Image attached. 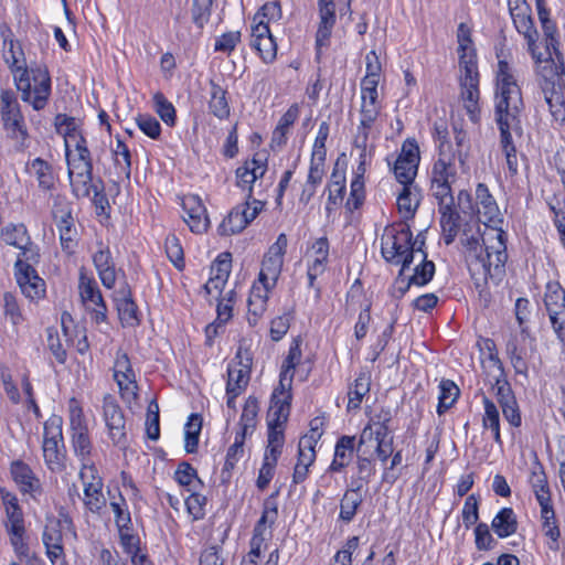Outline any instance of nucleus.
<instances>
[{
	"instance_id": "nucleus-1",
	"label": "nucleus",
	"mask_w": 565,
	"mask_h": 565,
	"mask_svg": "<svg viewBox=\"0 0 565 565\" xmlns=\"http://www.w3.org/2000/svg\"><path fill=\"white\" fill-rule=\"evenodd\" d=\"M523 108L521 88L513 70L505 60H499L494 98V118L500 130L503 152L514 151L512 130L520 128L519 115Z\"/></svg>"
},
{
	"instance_id": "nucleus-2",
	"label": "nucleus",
	"mask_w": 565,
	"mask_h": 565,
	"mask_svg": "<svg viewBox=\"0 0 565 565\" xmlns=\"http://www.w3.org/2000/svg\"><path fill=\"white\" fill-rule=\"evenodd\" d=\"M537 76L544 102L551 116L557 122L565 121V98L561 85L564 75V61H556L550 53L545 60L537 58Z\"/></svg>"
},
{
	"instance_id": "nucleus-3",
	"label": "nucleus",
	"mask_w": 565,
	"mask_h": 565,
	"mask_svg": "<svg viewBox=\"0 0 565 565\" xmlns=\"http://www.w3.org/2000/svg\"><path fill=\"white\" fill-rule=\"evenodd\" d=\"M13 81L24 103L30 104L36 111L46 107L52 88L51 76L45 66L19 68Z\"/></svg>"
},
{
	"instance_id": "nucleus-4",
	"label": "nucleus",
	"mask_w": 565,
	"mask_h": 565,
	"mask_svg": "<svg viewBox=\"0 0 565 565\" xmlns=\"http://www.w3.org/2000/svg\"><path fill=\"white\" fill-rule=\"evenodd\" d=\"M0 120L7 138L19 151L28 147L29 131L17 95L11 89L0 90Z\"/></svg>"
},
{
	"instance_id": "nucleus-5",
	"label": "nucleus",
	"mask_w": 565,
	"mask_h": 565,
	"mask_svg": "<svg viewBox=\"0 0 565 565\" xmlns=\"http://www.w3.org/2000/svg\"><path fill=\"white\" fill-rule=\"evenodd\" d=\"M416 243L413 242V234L407 225L399 231L386 230L381 238V253L386 262L401 264L403 269H408L417 256Z\"/></svg>"
},
{
	"instance_id": "nucleus-6",
	"label": "nucleus",
	"mask_w": 565,
	"mask_h": 565,
	"mask_svg": "<svg viewBox=\"0 0 565 565\" xmlns=\"http://www.w3.org/2000/svg\"><path fill=\"white\" fill-rule=\"evenodd\" d=\"M63 419L52 415L43 428L42 451L46 467L52 472H62L65 469L66 450L63 438Z\"/></svg>"
},
{
	"instance_id": "nucleus-7",
	"label": "nucleus",
	"mask_w": 565,
	"mask_h": 565,
	"mask_svg": "<svg viewBox=\"0 0 565 565\" xmlns=\"http://www.w3.org/2000/svg\"><path fill=\"white\" fill-rule=\"evenodd\" d=\"M68 412L72 430L71 441L74 454L82 462L89 461L93 444L89 438L83 408L74 397L68 402Z\"/></svg>"
},
{
	"instance_id": "nucleus-8",
	"label": "nucleus",
	"mask_w": 565,
	"mask_h": 565,
	"mask_svg": "<svg viewBox=\"0 0 565 565\" xmlns=\"http://www.w3.org/2000/svg\"><path fill=\"white\" fill-rule=\"evenodd\" d=\"M462 64V75L460 76V98L469 119L477 124L480 119L479 73L475 62H460V65Z\"/></svg>"
},
{
	"instance_id": "nucleus-9",
	"label": "nucleus",
	"mask_w": 565,
	"mask_h": 565,
	"mask_svg": "<svg viewBox=\"0 0 565 565\" xmlns=\"http://www.w3.org/2000/svg\"><path fill=\"white\" fill-rule=\"evenodd\" d=\"M505 236L501 228L487 225V231L481 235L483 252L479 260L484 273H490L492 267L498 269L504 266L508 259Z\"/></svg>"
},
{
	"instance_id": "nucleus-10",
	"label": "nucleus",
	"mask_w": 565,
	"mask_h": 565,
	"mask_svg": "<svg viewBox=\"0 0 565 565\" xmlns=\"http://www.w3.org/2000/svg\"><path fill=\"white\" fill-rule=\"evenodd\" d=\"M288 239L286 234L278 235L276 242L270 245L262 262V269L258 281L273 289L278 280L284 264V255L287 249Z\"/></svg>"
},
{
	"instance_id": "nucleus-11",
	"label": "nucleus",
	"mask_w": 565,
	"mask_h": 565,
	"mask_svg": "<svg viewBox=\"0 0 565 565\" xmlns=\"http://www.w3.org/2000/svg\"><path fill=\"white\" fill-rule=\"evenodd\" d=\"M263 207L264 203L259 200H253L252 205L248 202L236 205L221 223L218 227L221 235H233L242 232L256 218Z\"/></svg>"
},
{
	"instance_id": "nucleus-12",
	"label": "nucleus",
	"mask_w": 565,
	"mask_h": 565,
	"mask_svg": "<svg viewBox=\"0 0 565 565\" xmlns=\"http://www.w3.org/2000/svg\"><path fill=\"white\" fill-rule=\"evenodd\" d=\"M372 427L365 426L356 445V478L352 481V487H356L361 483L362 489L364 483H369L372 476L375 473V463L371 458V451L364 447L365 444L372 441Z\"/></svg>"
},
{
	"instance_id": "nucleus-13",
	"label": "nucleus",
	"mask_w": 565,
	"mask_h": 565,
	"mask_svg": "<svg viewBox=\"0 0 565 565\" xmlns=\"http://www.w3.org/2000/svg\"><path fill=\"white\" fill-rule=\"evenodd\" d=\"M252 355H235L227 367L226 394L239 395L250 379Z\"/></svg>"
},
{
	"instance_id": "nucleus-14",
	"label": "nucleus",
	"mask_w": 565,
	"mask_h": 565,
	"mask_svg": "<svg viewBox=\"0 0 565 565\" xmlns=\"http://www.w3.org/2000/svg\"><path fill=\"white\" fill-rule=\"evenodd\" d=\"M14 275L22 294L26 298L34 300L44 296L45 282L32 266L22 260L15 262Z\"/></svg>"
},
{
	"instance_id": "nucleus-15",
	"label": "nucleus",
	"mask_w": 565,
	"mask_h": 565,
	"mask_svg": "<svg viewBox=\"0 0 565 565\" xmlns=\"http://www.w3.org/2000/svg\"><path fill=\"white\" fill-rule=\"evenodd\" d=\"M103 411L109 437L115 444H120L126 438V420L121 407L113 396L107 395L104 397Z\"/></svg>"
},
{
	"instance_id": "nucleus-16",
	"label": "nucleus",
	"mask_w": 565,
	"mask_h": 565,
	"mask_svg": "<svg viewBox=\"0 0 565 565\" xmlns=\"http://www.w3.org/2000/svg\"><path fill=\"white\" fill-rule=\"evenodd\" d=\"M114 379L119 386L122 397L128 399L137 397L138 385L136 374L128 355L117 356L114 364Z\"/></svg>"
},
{
	"instance_id": "nucleus-17",
	"label": "nucleus",
	"mask_w": 565,
	"mask_h": 565,
	"mask_svg": "<svg viewBox=\"0 0 565 565\" xmlns=\"http://www.w3.org/2000/svg\"><path fill=\"white\" fill-rule=\"evenodd\" d=\"M437 204L440 214L444 242L446 245H450L454 243L460 228V213L457 210L454 196L438 201Z\"/></svg>"
},
{
	"instance_id": "nucleus-18",
	"label": "nucleus",
	"mask_w": 565,
	"mask_h": 565,
	"mask_svg": "<svg viewBox=\"0 0 565 565\" xmlns=\"http://www.w3.org/2000/svg\"><path fill=\"white\" fill-rule=\"evenodd\" d=\"M79 295L83 303L94 313V320L99 323L106 320L107 307L96 281L81 278Z\"/></svg>"
},
{
	"instance_id": "nucleus-19",
	"label": "nucleus",
	"mask_w": 565,
	"mask_h": 565,
	"mask_svg": "<svg viewBox=\"0 0 565 565\" xmlns=\"http://www.w3.org/2000/svg\"><path fill=\"white\" fill-rule=\"evenodd\" d=\"M183 220L193 233H203L209 227L206 209L198 195H186L182 201Z\"/></svg>"
},
{
	"instance_id": "nucleus-20",
	"label": "nucleus",
	"mask_w": 565,
	"mask_h": 565,
	"mask_svg": "<svg viewBox=\"0 0 565 565\" xmlns=\"http://www.w3.org/2000/svg\"><path fill=\"white\" fill-rule=\"evenodd\" d=\"M252 46L265 63H271L277 55V44L269 26L263 20L252 28Z\"/></svg>"
},
{
	"instance_id": "nucleus-21",
	"label": "nucleus",
	"mask_w": 565,
	"mask_h": 565,
	"mask_svg": "<svg viewBox=\"0 0 565 565\" xmlns=\"http://www.w3.org/2000/svg\"><path fill=\"white\" fill-rule=\"evenodd\" d=\"M114 301L118 311V317L122 326L134 327L138 323L137 305L132 300V295L128 284H122L114 294Z\"/></svg>"
},
{
	"instance_id": "nucleus-22",
	"label": "nucleus",
	"mask_w": 565,
	"mask_h": 565,
	"mask_svg": "<svg viewBox=\"0 0 565 565\" xmlns=\"http://www.w3.org/2000/svg\"><path fill=\"white\" fill-rule=\"evenodd\" d=\"M302 355H287L281 365L279 375V384L274 390L271 398L275 399H292L291 385L295 372L301 363Z\"/></svg>"
},
{
	"instance_id": "nucleus-23",
	"label": "nucleus",
	"mask_w": 565,
	"mask_h": 565,
	"mask_svg": "<svg viewBox=\"0 0 565 565\" xmlns=\"http://www.w3.org/2000/svg\"><path fill=\"white\" fill-rule=\"evenodd\" d=\"M11 476L20 490L24 493H34L40 490V480L25 462L15 460L11 463Z\"/></svg>"
},
{
	"instance_id": "nucleus-24",
	"label": "nucleus",
	"mask_w": 565,
	"mask_h": 565,
	"mask_svg": "<svg viewBox=\"0 0 565 565\" xmlns=\"http://www.w3.org/2000/svg\"><path fill=\"white\" fill-rule=\"evenodd\" d=\"M476 199L478 207V213L484 217V224L487 223H498L502 220L500 218V211L498 204L493 196L490 194L489 189L483 183H478L476 188Z\"/></svg>"
},
{
	"instance_id": "nucleus-25",
	"label": "nucleus",
	"mask_w": 565,
	"mask_h": 565,
	"mask_svg": "<svg viewBox=\"0 0 565 565\" xmlns=\"http://www.w3.org/2000/svg\"><path fill=\"white\" fill-rule=\"evenodd\" d=\"M47 348L52 353H66L67 351H76L77 353H85L88 350V342L85 334L77 335L75 342L74 339L65 337V344L62 343L57 331L47 329Z\"/></svg>"
},
{
	"instance_id": "nucleus-26",
	"label": "nucleus",
	"mask_w": 565,
	"mask_h": 565,
	"mask_svg": "<svg viewBox=\"0 0 565 565\" xmlns=\"http://www.w3.org/2000/svg\"><path fill=\"white\" fill-rule=\"evenodd\" d=\"M422 200V190L416 184L403 185L402 192L397 196L398 212L405 220L414 217Z\"/></svg>"
},
{
	"instance_id": "nucleus-27",
	"label": "nucleus",
	"mask_w": 565,
	"mask_h": 565,
	"mask_svg": "<svg viewBox=\"0 0 565 565\" xmlns=\"http://www.w3.org/2000/svg\"><path fill=\"white\" fill-rule=\"evenodd\" d=\"M93 262L102 284L108 289L113 288L116 281V271L109 248L98 249L93 256Z\"/></svg>"
},
{
	"instance_id": "nucleus-28",
	"label": "nucleus",
	"mask_w": 565,
	"mask_h": 565,
	"mask_svg": "<svg viewBox=\"0 0 565 565\" xmlns=\"http://www.w3.org/2000/svg\"><path fill=\"white\" fill-rule=\"evenodd\" d=\"M529 483L539 505L552 502V494L547 477L543 466L540 462H535L533 465L529 477Z\"/></svg>"
},
{
	"instance_id": "nucleus-29",
	"label": "nucleus",
	"mask_w": 565,
	"mask_h": 565,
	"mask_svg": "<svg viewBox=\"0 0 565 565\" xmlns=\"http://www.w3.org/2000/svg\"><path fill=\"white\" fill-rule=\"evenodd\" d=\"M354 450L356 451L354 436L340 437L335 444L334 457L329 467V470L339 472L343 468L348 467L352 460Z\"/></svg>"
},
{
	"instance_id": "nucleus-30",
	"label": "nucleus",
	"mask_w": 565,
	"mask_h": 565,
	"mask_svg": "<svg viewBox=\"0 0 565 565\" xmlns=\"http://www.w3.org/2000/svg\"><path fill=\"white\" fill-rule=\"evenodd\" d=\"M541 520L542 531L546 537L550 539L548 547L552 551L558 550V539L561 535L559 527L556 521L553 503L541 504Z\"/></svg>"
},
{
	"instance_id": "nucleus-31",
	"label": "nucleus",
	"mask_w": 565,
	"mask_h": 565,
	"mask_svg": "<svg viewBox=\"0 0 565 565\" xmlns=\"http://www.w3.org/2000/svg\"><path fill=\"white\" fill-rule=\"evenodd\" d=\"M530 7L526 10L519 9L518 11H510L513 23L519 33L523 34L527 41L529 47L533 51V46L539 38L537 30L534 26L533 19L530 14Z\"/></svg>"
},
{
	"instance_id": "nucleus-32",
	"label": "nucleus",
	"mask_w": 565,
	"mask_h": 565,
	"mask_svg": "<svg viewBox=\"0 0 565 565\" xmlns=\"http://www.w3.org/2000/svg\"><path fill=\"white\" fill-rule=\"evenodd\" d=\"M42 540L46 547V554L51 561L63 555V537L58 523L54 521L47 523L44 527Z\"/></svg>"
},
{
	"instance_id": "nucleus-33",
	"label": "nucleus",
	"mask_w": 565,
	"mask_h": 565,
	"mask_svg": "<svg viewBox=\"0 0 565 565\" xmlns=\"http://www.w3.org/2000/svg\"><path fill=\"white\" fill-rule=\"evenodd\" d=\"M491 526L494 533L501 539L514 534L518 530V520L513 509H501L493 518Z\"/></svg>"
},
{
	"instance_id": "nucleus-34",
	"label": "nucleus",
	"mask_w": 565,
	"mask_h": 565,
	"mask_svg": "<svg viewBox=\"0 0 565 565\" xmlns=\"http://www.w3.org/2000/svg\"><path fill=\"white\" fill-rule=\"evenodd\" d=\"M371 373L370 371H361L355 379L353 386L348 392V409H358L361 406L363 397L370 392Z\"/></svg>"
},
{
	"instance_id": "nucleus-35",
	"label": "nucleus",
	"mask_w": 565,
	"mask_h": 565,
	"mask_svg": "<svg viewBox=\"0 0 565 565\" xmlns=\"http://www.w3.org/2000/svg\"><path fill=\"white\" fill-rule=\"evenodd\" d=\"M489 361L498 367L500 372L499 376L495 379V383L493 385V390H495V396L500 406L515 402V396L511 390L510 384L503 376V365L499 359V355H489Z\"/></svg>"
},
{
	"instance_id": "nucleus-36",
	"label": "nucleus",
	"mask_w": 565,
	"mask_h": 565,
	"mask_svg": "<svg viewBox=\"0 0 565 565\" xmlns=\"http://www.w3.org/2000/svg\"><path fill=\"white\" fill-rule=\"evenodd\" d=\"M51 212L58 232L75 227L71 204L65 198L56 196Z\"/></svg>"
},
{
	"instance_id": "nucleus-37",
	"label": "nucleus",
	"mask_w": 565,
	"mask_h": 565,
	"mask_svg": "<svg viewBox=\"0 0 565 565\" xmlns=\"http://www.w3.org/2000/svg\"><path fill=\"white\" fill-rule=\"evenodd\" d=\"M484 414L482 417V427L491 430L494 441L502 446L500 435V413L497 405L487 396L483 397Z\"/></svg>"
},
{
	"instance_id": "nucleus-38",
	"label": "nucleus",
	"mask_w": 565,
	"mask_h": 565,
	"mask_svg": "<svg viewBox=\"0 0 565 565\" xmlns=\"http://www.w3.org/2000/svg\"><path fill=\"white\" fill-rule=\"evenodd\" d=\"M456 179V169L451 154L439 156L431 169V182L451 184Z\"/></svg>"
},
{
	"instance_id": "nucleus-39",
	"label": "nucleus",
	"mask_w": 565,
	"mask_h": 565,
	"mask_svg": "<svg viewBox=\"0 0 565 565\" xmlns=\"http://www.w3.org/2000/svg\"><path fill=\"white\" fill-rule=\"evenodd\" d=\"M278 515L277 503L274 500L267 499L264 503V509L260 519L254 526L253 536H270V533L267 532V527H270Z\"/></svg>"
},
{
	"instance_id": "nucleus-40",
	"label": "nucleus",
	"mask_w": 565,
	"mask_h": 565,
	"mask_svg": "<svg viewBox=\"0 0 565 565\" xmlns=\"http://www.w3.org/2000/svg\"><path fill=\"white\" fill-rule=\"evenodd\" d=\"M420 255V263L414 268V274L409 276L411 282L415 286L422 287L427 285L434 277L435 264L427 259V254L422 249L417 248V255Z\"/></svg>"
},
{
	"instance_id": "nucleus-41",
	"label": "nucleus",
	"mask_w": 565,
	"mask_h": 565,
	"mask_svg": "<svg viewBox=\"0 0 565 565\" xmlns=\"http://www.w3.org/2000/svg\"><path fill=\"white\" fill-rule=\"evenodd\" d=\"M201 429L202 417L199 414H191L184 427V448L188 454L196 452Z\"/></svg>"
},
{
	"instance_id": "nucleus-42",
	"label": "nucleus",
	"mask_w": 565,
	"mask_h": 565,
	"mask_svg": "<svg viewBox=\"0 0 565 565\" xmlns=\"http://www.w3.org/2000/svg\"><path fill=\"white\" fill-rule=\"evenodd\" d=\"M361 491V483L356 487H352L345 492L340 505V519L350 522L353 520L358 508L362 503V498L359 494Z\"/></svg>"
},
{
	"instance_id": "nucleus-43",
	"label": "nucleus",
	"mask_w": 565,
	"mask_h": 565,
	"mask_svg": "<svg viewBox=\"0 0 565 565\" xmlns=\"http://www.w3.org/2000/svg\"><path fill=\"white\" fill-rule=\"evenodd\" d=\"M226 92L215 83H211V99L209 102L210 111L217 118L224 119L230 115Z\"/></svg>"
},
{
	"instance_id": "nucleus-44",
	"label": "nucleus",
	"mask_w": 565,
	"mask_h": 565,
	"mask_svg": "<svg viewBox=\"0 0 565 565\" xmlns=\"http://www.w3.org/2000/svg\"><path fill=\"white\" fill-rule=\"evenodd\" d=\"M439 397L437 413L443 415L448 411L459 396L458 386L450 380H443L439 384Z\"/></svg>"
},
{
	"instance_id": "nucleus-45",
	"label": "nucleus",
	"mask_w": 565,
	"mask_h": 565,
	"mask_svg": "<svg viewBox=\"0 0 565 565\" xmlns=\"http://www.w3.org/2000/svg\"><path fill=\"white\" fill-rule=\"evenodd\" d=\"M2 241L10 246L20 248L30 243V236L28 235L26 227L23 224L19 225H7L1 232Z\"/></svg>"
},
{
	"instance_id": "nucleus-46",
	"label": "nucleus",
	"mask_w": 565,
	"mask_h": 565,
	"mask_svg": "<svg viewBox=\"0 0 565 565\" xmlns=\"http://www.w3.org/2000/svg\"><path fill=\"white\" fill-rule=\"evenodd\" d=\"M21 57H23V51H22L20 44L14 43L12 40H10V41L4 40L3 58H4V62L8 64L13 76H15V73H18L19 68H29L25 65L24 60L20 64Z\"/></svg>"
},
{
	"instance_id": "nucleus-47",
	"label": "nucleus",
	"mask_w": 565,
	"mask_h": 565,
	"mask_svg": "<svg viewBox=\"0 0 565 565\" xmlns=\"http://www.w3.org/2000/svg\"><path fill=\"white\" fill-rule=\"evenodd\" d=\"M291 399H270L268 423L276 426H285L290 413Z\"/></svg>"
},
{
	"instance_id": "nucleus-48",
	"label": "nucleus",
	"mask_w": 565,
	"mask_h": 565,
	"mask_svg": "<svg viewBox=\"0 0 565 565\" xmlns=\"http://www.w3.org/2000/svg\"><path fill=\"white\" fill-rule=\"evenodd\" d=\"M551 324L557 338L565 342V301L546 307Z\"/></svg>"
},
{
	"instance_id": "nucleus-49",
	"label": "nucleus",
	"mask_w": 565,
	"mask_h": 565,
	"mask_svg": "<svg viewBox=\"0 0 565 565\" xmlns=\"http://www.w3.org/2000/svg\"><path fill=\"white\" fill-rule=\"evenodd\" d=\"M258 414V405L256 399L249 397L243 408V413L241 416L239 425L241 431L239 435H244L246 437L248 434L253 431L256 426V417Z\"/></svg>"
},
{
	"instance_id": "nucleus-50",
	"label": "nucleus",
	"mask_w": 565,
	"mask_h": 565,
	"mask_svg": "<svg viewBox=\"0 0 565 565\" xmlns=\"http://www.w3.org/2000/svg\"><path fill=\"white\" fill-rule=\"evenodd\" d=\"M31 168L34 171L39 186L45 191L51 190L54 185L51 166L45 160L36 158L31 162Z\"/></svg>"
},
{
	"instance_id": "nucleus-51",
	"label": "nucleus",
	"mask_w": 565,
	"mask_h": 565,
	"mask_svg": "<svg viewBox=\"0 0 565 565\" xmlns=\"http://www.w3.org/2000/svg\"><path fill=\"white\" fill-rule=\"evenodd\" d=\"M113 154L115 168L120 174H124L129 179L131 172V154L128 147L120 139H117V145L113 150Z\"/></svg>"
},
{
	"instance_id": "nucleus-52",
	"label": "nucleus",
	"mask_w": 565,
	"mask_h": 565,
	"mask_svg": "<svg viewBox=\"0 0 565 565\" xmlns=\"http://www.w3.org/2000/svg\"><path fill=\"white\" fill-rule=\"evenodd\" d=\"M153 105L154 110L161 118V120L172 127L175 124V108L174 106L164 97L162 93H156L153 96Z\"/></svg>"
},
{
	"instance_id": "nucleus-53",
	"label": "nucleus",
	"mask_w": 565,
	"mask_h": 565,
	"mask_svg": "<svg viewBox=\"0 0 565 565\" xmlns=\"http://www.w3.org/2000/svg\"><path fill=\"white\" fill-rule=\"evenodd\" d=\"M84 490V498L83 503L86 507L87 510H89L93 513H98L105 505L106 500L103 494V487L98 486H89L83 488Z\"/></svg>"
},
{
	"instance_id": "nucleus-54",
	"label": "nucleus",
	"mask_w": 565,
	"mask_h": 565,
	"mask_svg": "<svg viewBox=\"0 0 565 565\" xmlns=\"http://www.w3.org/2000/svg\"><path fill=\"white\" fill-rule=\"evenodd\" d=\"M55 126L58 132H63L65 135V149L70 148L71 143L75 141L76 138L83 137L77 134L76 121L73 117L58 114L55 117Z\"/></svg>"
},
{
	"instance_id": "nucleus-55",
	"label": "nucleus",
	"mask_w": 565,
	"mask_h": 565,
	"mask_svg": "<svg viewBox=\"0 0 565 565\" xmlns=\"http://www.w3.org/2000/svg\"><path fill=\"white\" fill-rule=\"evenodd\" d=\"M417 169L418 164L413 163L412 161L409 162L396 159L394 164V174L401 184H414V179L417 174Z\"/></svg>"
},
{
	"instance_id": "nucleus-56",
	"label": "nucleus",
	"mask_w": 565,
	"mask_h": 565,
	"mask_svg": "<svg viewBox=\"0 0 565 565\" xmlns=\"http://www.w3.org/2000/svg\"><path fill=\"white\" fill-rule=\"evenodd\" d=\"M70 184L73 194L78 199L88 198L94 188L97 186L96 183H93V173L72 177Z\"/></svg>"
},
{
	"instance_id": "nucleus-57",
	"label": "nucleus",
	"mask_w": 565,
	"mask_h": 565,
	"mask_svg": "<svg viewBox=\"0 0 565 565\" xmlns=\"http://www.w3.org/2000/svg\"><path fill=\"white\" fill-rule=\"evenodd\" d=\"M213 0H192V22L200 29L209 21Z\"/></svg>"
},
{
	"instance_id": "nucleus-58",
	"label": "nucleus",
	"mask_w": 565,
	"mask_h": 565,
	"mask_svg": "<svg viewBox=\"0 0 565 565\" xmlns=\"http://www.w3.org/2000/svg\"><path fill=\"white\" fill-rule=\"evenodd\" d=\"M166 253L170 262L178 268L182 269L184 266L183 248L179 238L175 235H169L166 238Z\"/></svg>"
},
{
	"instance_id": "nucleus-59",
	"label": "nucleus",
	"mask_w": 565,
	"mask_h": 565,
	"mask_svg": "<svg viewBox=\"0 0 565 565\" xmlns=\"http://www.w3.org/2000/svg\"><path fill=\"white\" fill-rule=\"evenodd\" d=\"M462 522L467 529L479 520V499L476 494L467 497L462 509Z\"/></svg>"
},
{
	"instance_id": "nucleus-60",
	"label": "nucleus",
	"mask_w": 565,
	"mask_h": 565,
	"mask_svg": "<svg viewBox=\"0 0 565 565\" xmlns=\"http://www.w3.org/2000/svg\"><path fill=\"white\" fill-rule=\"evenodd\" d=\"M79 479L83 483V488L93 486L103 487V479L98 473L97 468L93 463L92 460L82 462V467L79 470Z\"/></svg>"
},
{
	"instance_id": "nucleus-61",
	"label": "nucleus",
	"mask_w": 565,
	"mask_h": 565,
	"mask_svg": "<svg viewBox=\"0 0 565 565\" xmlns=\"http://www.w3.org/2000/svg\"><path fill=\"white\" fill-rule=\"evenodd\" d=\"M120 544L127 555L140 552V539L132 533L131 525L118 529Z\"/></svg>"
},
{
	"instance_id": "nucleus-62",
	"label": "nucleus",
	"mask_w": 565,
	"mask_h": 565,
	"mask_svg": "<svg viewBox=\"0 0 565 565\" xmlns=\"http://www.w3.org/2000/svg\"><path fill=\"white\" fill-rule=\"evenodd\" d=\"M245 438L246 437H244V435L236 434L234 444L227 449L224 470H233L239 458H242L244 452L243 446Z\"/></svg>"
},
{
	"instance_id": "nucleus-63",
	"label": "nucleus",
	"mask_w": 565,
	"mask_h": 565,
	"mask_svg": "<svg viewBox=\"0 0 565 565\" xmlns=\"http://www.w3.org/2000/svg\"><path fill=\"white\" fill-rule=\"evenodd\" d=\"M380 114L377 102H362L361 120L358 129H370Z\"/></svg>"
},
{
	"instance_id": "nucleus-64",
	"label": "nucleus",
	"mask_w": 565,
	"mask_h": 565,
	"mask_svg": "<svg viewBox=\"0 0 565 565\" xmlns=\"http://www.w3.org/2000/svg\"><path fill=\"white\" fill-rule=\"evenodd\" d=\"M364 201V182L361 175H358L351 182L350 196L347 200V207L350 211L359 209Z\"/></svg>"
}]
</instances>
